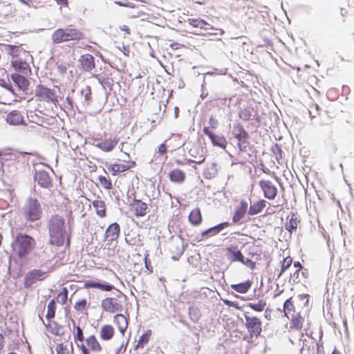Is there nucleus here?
<instances>
[{
	"mask_svg": "<svg viewBox=\"0 0 354 354\" xmlns=\"http://www.w3.org/2000/svg\"><path fill=\"white\" fill-rule=\"evenodd\" d=\"M46 277V272L40 269L29 270L24 277V286L26 289L30 288L33 284L39 281H42Z\"/></svg>",
	"mask_w": 354,
	"mask_h": 354,
	"instance_id": "423d86ee",
	"label": "nucleus"
},
{
	"mask_svg": "<svg viewBox=\"0 0 354 354\" xmlns=\"http://www.w3.org/2000/svg\"><path fill=\"white\" fill-rule=\"evenodd\" d=\"M35 96L40 100L55 103L57 102L56 94L54 90L46 86L39 84L35 88Z\"/></svg>",
	"mask_w": 354,
	"mask_h": 354,
	"instance_id": "0eeeda50",
	"label": "nucleus"
},
{
	"mask_svg": "<svg viewBox=\"0 0 354 354\" xmlns=\"http://www.w3.org/2000/svg\"><path fill=\"white\" fill-rule=\"evenodd\" d=\"M100 333L102 340L109 341L113 337L115 330L111 325L106 324L102 326Z\"/></svg>",
	"mask_w": 354,
	"mask_h": 354,
	"instance_id": "cd10ccee",
	"label": "nucleus"
},
{
	"mask_svg": "<svg viewBox=\"0 0 354 354\" xmlns=\"http://www.w3.org/2000/svg\"><path fill=\"white\" fill-rule=\"evenodd\" d=\"M86 305H87L86 299H81V300L77 301L75 304L74 308L77 311H82L86 308Z\"/></svg>",
	"mask_w": 354,
	"mask_h": 354,
	"instance_id": "603ef678",
	"label": "nucleus"
},
{
	"mask_svg": "<svg viewBox=\"0 0 354 354\" xmlns=\"http://www.w3.org/2000/svg\"><path fill=\"white\" fill-rule=\"evenodd\" d=\"M98 180L102 186L106 189H110L112 188V183L109 177L104 176H100Z\"/></svg>",
	"mask_w": 354,
	"mask_h": 354,
	"instance_id": "49530a36",
	"label": "nucleus"
},
{
	"mask_svg": "<svg viewBox=\"0 0 354 354\" xmlns=\"http://www.w3.org/2000/svg\"><path fill=\"white\" fill-rule=\"evenodd\" d=\"M203 221L202 214L199 208H195L189 215V221L194 226L199 225Z\"/></svg>",
	"mask_w": 354,
	"mask_h": 354,
	"instance_id": "c756f323",
	"label": "nucleus"
},
{
	"mask_svg": "<svg viewBox=\"0 0 354 354\" xmlns=\"http://www.w3.org/2000/svg\"><path fill=\"white\" fill-rule=\"evenodd\" d=\"M114 323L118 326L120 332L124 334L127 328V318L120 313H118L114 316Z\"/></svg>",
	"mask_w": 354,
	"mask_h": 354,
	"instance_id": "7c9ffc66",
	"label": "nucleus"
},
{
	"mask_svg": "<svg viewBox=\"0 0 354 354\" xmlns=\"http://www.w3.org/2000/svg\"><path fill=\"white\" fill-rule=\"evenodd\" d=\"M84 35L76 28H66L55 30L51 37L54 44H60L69 41L81 40L84 39Z\"/></svg>",
	"mask_w": 354,
	"mask_h": 354,
	"instance_id": "20e7f679",
	"label": "nucleus"
},
{
	"mask_svg": "<svg viewBox=\"0 0 354 354\" xmlns=\"http://www.w3.org/2000/svg\"><path fill=\"white\" fill-rule=\"evenodd\" d=\"M10 78L19 91H22L26 94L28 93L30 82L24 75L12 73L10 75Z\"/></svg>",
	"mask_w": 354,
	"mask_h": 354,
	"instance_id": "dca6fc26",
	"label": "nucleus"
},
{
	"mask_svg": "<svg viewBox=\"0 0 354 354\" xmlns=\"http://www.w3.org/2000/svg\"><path fill=\"white\" fill-rule=\"evenodd\" d=\"M80 64L79 68L84 72H90L95 68V57L89 54L82 55L78 59Z\"/></svg>",
	"mask_w": 354,
	"mask_h": 354,
	"instance_id": "9b49d317",
	"label": "nucleus"
},
{
	"mask_svg": "<svg viewBox=\"0 0 354 354\" xmlns=\"http://www.w3.org/2000/svg\"><path fill=\"white\" fill-rule=\"evenodd\" d=\"M189 25L194 28H199V21L200 18L194 19V18H189L187 20Z\"/></svg>",
	"mask_w": 354,
	"mask_h": 354,
	"instance_id": "e2e57ef3",
	"label": "nucleus"
},
{
	"mask_svg": "<svg viewBox=\"0 0 354 354\" xmlns=\"http://www.w3.org/2000/svg\"><path fill=\"white\" fill-rule=\"evenodd\" d=\"M203 132L205 136H208L214 147H218L223 149L226 148L227 142L223 136L213 133L209 129V127H204Z\"/></svg>",
	"mask_w": 354,
	"mask_h": 354,
	"instance_id": "1a4fd4ad",
	"label": "nucleus"
},
{
	"mask_svg": "<svg viewBox=\"0 0 354 354\" xmlns=\"http://www.w3.org/2000/svg\"><path fill=\"white\" fill-rule=\"evenodd\" d=\"M292 263V259L290 257H288L283 259V261H281V270L277 275V279H279L281 274L286 271Z\"/></svg>",
	"mask_w": 354,
	"mask_h": 354,
	"instance_id": "79ce46f5",
	"label": "nucleus"
},
{
	"mask_svg": "<svg viewBox=\"0 0 354 354\" xmlns=\"http://www.w3.org/2000/svg\"><path fill=\"white\" fill-rule=\"evenodd\" d=\"M77 333L75 335V341L82 342L84 339L82 329L80 326L76 327Z\"/></svg>",
	"mask_w": 354,
	"mask_h": 354,
	"instance_id": "13d9d810",
	"label": "nucleus"
},
{
	"mask_svg": "<svg viewBox=\"0 0 354 354\" xmlns=\"http://www.w3.org/2000/svg\"><path fill=\"white\" fill-rule=\"evenodd\" d=\"M167 152V146L165 145V143H162L159 147H158V153L160 154V155H165L166 154Z\"/></svg>",
	"mask_w": 354,
	"mask_h": 354,
	"instance_id": "338daca9",
	"label": "nucleus"
},
{
	"mask_svg": "<svg viewBox=\"0 0 354 354\" xmlns=\"http://www.w3.org/2000/svg\"><path fill=\"white\" fill-rule=\"evenodd\" d=\"M101 307L104 311L115 313L122 310V304L114 297H106L102 301Z\"/></svg>",
	"mask_w": 354,
	"mask_h": 354,
	"instance_id": "9d476101",
	"label": "nucleus"
},
{
	"mask_svg": "<svg viewBox=\"0 0 354 354\" xmlns=\"http://www.w3.org/2000/svg\"><path fill=\"white\" fill-rule=\"evenodd\" d=\"M252 284V281L248 279L244 282L232 284L231 288L233 290L239 293L245 294L250 289Z\"/></svg>",
	"mask_w": 354,
	"mask_h": 354,
	"instance_id": "c85d7f7f",
	"label": "nucleus"
},
{
	"mask_svg": "<svg viewBox=\"0 0 354 354\" xmlns=\"http://www.w3.org/2000/svg\"><path fill=\"white\" fill-rule=\"evenodd\" d=\"M259 186L263 192L265 198L269 200L275 198L277 194V188L271 181L261 180L259 181Z\"/></svg>",
	"mask_w": 354,
	"mask_h": 354,
	"instance_id": "f8f14e48",
	"label": "nucleus"
},
{
	"mask_svg": "<svg viewBox=\"0 0 354 354\" xmlns=\"http://www.w3.org/2000/svg\"><path fill=\"white\" fill-rule=\"evenodd\" d=\"M11 66L17 72L16 73H21L28 76L32 73L31 68L29 64L22 59H15L11 61Z\"/></svg>",
	"mask_w": 354,
	"mask_h": 354,
	"instance_id": "6ab92c4d",
	"label": "nucleus"
},
{
	"mask_svg": "<svg viewBox=\"0 0 354 354\" xmlns=\"http://www.w3.org/2000/svg\"><path fill=\"white\" fill-rule=\"evenodd\" d=\"M55 351L57 354H71V350L68 349L67 346L64 344L59 343L56 346Z\"/></svg>",
	"mask_w": 354,
	"mask_h": 354,
	"instance_id": "8fccbe9b",
	"label": "nucleus"
},
{
	"mask_svg": "<svg viewBox=\"0 0 354 354\" xmlns=\"http://www.w3.org/2000/svg\"><path fill=\"white\" fill-rule=\"evenodd\" d=\"M47 228L50 245L60 247L66 242V247L70 246L71 235L66 230L65 218L63 216L58 214L50 215L47 222Z\"/></svg>",
	"mask_w": 354,
	"mask_h": 354,
	"instance_id": "f257e3e1",
	"label": "nucleus"
},
{
	"mask_svg": "<svg viewBox=\"0 0 354 354\" xmlns=\"http://www.w3.org/2000/svg\"><path fill=\"white\" fill-rule=\"evenodd\" d=\"M114 3L119 6L130 8H133L135 7L133 3L129 2L127 0L115 1Z\"/></svg>",
	"mask_w": 354,
	"mask_h": 354,
	"instance_id": "6e6d98bb",
	"label": "nucleus"
},
{
	"mask_svg": "<svg viewBox=\"0 0 354 354\" xmlns=\"http://www.w3.org/2000/svg\"><path fill=\"white\" fill-rule=\"evenodd\" d=\"M36 246L35 239L30 235L19 232L13 236L11 243L12 256L15 261H24Z\"/></svg>",
	"mask_w": 354,
	"mask_h": 354,
	"instance_id": "f03ea898",
	"label": "nucleus"
},
{
	"mask_svg": "<svg viewBox=\"0 0 354 354\" xmlns=\"http://www.w3.org/2000/svg\"><path fill=\"white\" fill-rule=\"evenodd\" d=\"M216 174V169L214 164H212L211 167H207L203 171V177L206 179H212L215 177Z\"/></svg>",
	"mask_w": 354,
	"mask_h": 354,
	"instance_id": "c03bdc74",
	"label": "nucleus"
},
{
	"mask_svg": "<svg viewBox=\"0 0 354 354\" xmlns=\"http://www.w3.org/2000/svg\"><path fill=\"white\" fill-rule=\"evenodd\" d=\"M205 160V157L203 155L200 156L198 158V160H188V162L189 164L190 165L191 163L192 162H194V163H196V164H201L202 162H203Z\"/></svg>",
	"mask_w": 354,
	"mask_h": 354,
	"instance_id": "69168bd1",
	"label": "nucleus"
},
{
	"mask_svg": "<svg viewBox=\"0 0 354 354\" xmlns=\"http://www.w3.org/2000/svg\"><path fill=\"white\" fill-rule=\"evenodd\" d=\"M199 28L205 30V31H209L210 30L214 29L212 25L209 24L206 21L202 19H200Z\"/></svg>",
	"mask_w": 354,
	"mask_h": 354,
	"instance_id": "5fc2aeb1",
	"label": "nucleus"
},
{
	"mask_svg": "<svg viewBox=\"0 0 354 354\" xmlns=\"http://www.w3.org/2000/svg\"><path fill=\"white\" fill-rule=\"evenodd\" d=\"M86 344L93 351H97L100 352L102 351V346L97 340L95 336L94 335H91L86 339Z\"/></svg>",
	"mask_w": 354,
	"mask_h": 354,
	"instance_id": "e433bc0d",
	"label": "nucleus"
},
{
	"mask_svg": "<svg viewBox=\"0 0 354 354\" xmlns=\"http://www.w3.org/2000/svg\"><path fill=\"white\" fill-rule=\"evenodd\" d=\"M43 215L41 205L38 199L29 197L23 207V216L27 222L39 221Z\"/></svg>",
	"mask_w": 354,
	"mask_h": 354,
	"instance_id": "7ed1b4c3",
	"label": "nucleus"
},
{
	"mask_svg": "<svg viewBox=\"0 0 354 354\" xmlns=\"http://www.w3.org/2000/svg\"><path fill=\"white\" fill-rule=\"evenodd\" d=\"M266 201L263 199L259 200L258 201L252 203L248 208V214L250 216H254L261 213L263 208L266 207Z\"/></svg>",
	"mask_w": 354,
	"mask_h": 354,
	"instance_id": "393cba45",
	"label": "nucleus"
},
{
	"mask_svg": "<svg viewBox=\"0 0 354 354\" xmlns=\"http://www.w3.org/2000/svg\"><path fill=\"white\" fill-rule=\"evenodd\" d=\"M21 3L28 6L30 8H37L38 7L39 2L35 0H19Z\"/></svg>",
	"mask_w": 354,
	"mask_h": 354,
	"instance_id": "4d7b16f0",
	"label": "nucleus"
},
{
	"mask_svg": "<svg viewBox=\"0 0 354 354\" xmlns=\"http://www.w3.org/2000/svg\"><path fill=\"white\" fill-rule=\"evenodd\" d=\"M244 317L245 319V327L250 337H259L262 331L261 319L255 316H250L248 312L244 313Z\"/></svg>",
	"mask_w": 354,
	"mask_h": 354,
	"instance_id": "39448f33",
	"label": "nucleus"
},
{
	"mask_svg": "<svg viewBox=\"0 0 354 354\" xmlns=\"http://www.w3.org/2000/svg\"><path fill=\"white\" fill-rule=\"evenodd\" d=\"M271 151L274 154L279 155L280 157L282 156L283 151L281 149V146L279 144L275 143L274 145H273L272 148H271Z\"/></svg>",
	"mask_w": 354,
	"mask_h": 354,
	"instance_id": "bf43d9fd",
	"label": "nucleus"
},
{
	"mask_svg": "<svg viewBox=\"0 0 354 354\" xmlns=\"http://www.w3.org/2000/svg\"><path fill=\"white\" fill-rule=\"evenodd\" d=\"M93 206L95 208L97 216L103 218L106 216V205L103 201L95 200L93 201Z\"/></svg>",
	"mask_w": 354,
	"mask_h": 354,
	"instance_id": "c9c22d12",
	"label": "nucleus"
},
{
	"mask_svg": "<svg viewBox=\"0 0 354 354\" xmlns=\"http://www.w3.org/2000/svg\"><path fill=\"white\" fill-rule=\"evenodd\" d=\"M189 315L190 319L194 323H197L202 315L201 310L198 307L192 306L189 307Z\"/></svg>",
	"mask_w": 354,
	"mask_h": 354,
	"instance_id": "58836bf2",
	"label": "nucleus"
},
{
	"mask_svg": "<svg viewBox=\"0 0 354 354\" xmlns=\"http://www.w3.org/2000/svg\"><path fill=\"white\" fill-rule=\"evenodd\" d=\"M129 169V167H126L124 164H112L108 167V170L115 176L122 172L126 171Z\"/></svg>",
	"mask_w": 354,
	"mask_h": 354,
	"instance_id": "4c0bfd02",
	"label": "nucleus"
},
{
	"mask_svg": "<svg viewBox=\"0 0 354 354\" xmlns=\"http://www.w3.org/2000/svg\"><path fill=\"white\" fill-rule=\"evenodd\" d=\"M284 315L288 317V314L290 313L292 310L295 311V306L292 301V297L287 299L283 306Z\"/></svg>",
	"mask_w": 354,
	"mask_h": 354,
	"instance_id": "a18cd8bd",
	"label": "nucleus"
},
{
	"mask_svg": "<svg viewBox=\"0 0 354 354\" xmlns=\"http://www.w3.org/2000/svg\"><path fill=\"white\" fill-rule=\"evenodd\" d=\"M6 122L13 126L16 125H26L24 120V116L18 110H13L10 111L6 116Z\"/></svg>",
	"mask_w": 354,
	"mask_h": 354,
	"instance_id": "aec40b11",
	"label": "nucleus"
},
{
	"mask_svg": "<svg viewBox=\"0 0 354 354\" xmlns=\"http://www.w3.org/2000/svg\"><path fill=\"white\" fill-rule=\"evenodd\" d=\"M130 207L133 210L135 216L138 218L145 216L148 209L147 204L140 199H137L136 196H133Z\"/></svg>",
	"mask_w": 354,
	"mask_h": 354,
	"instance_id": "4468645a",
	"label": "nucleus"
},
{
	"mask_svg": "<svg viewBox=\"0 0 354 354\" xmlns=\"http://www.w3.org/2000/svg\"><path fill=\"white\" fill-rule=\"evenodd\" d=\"M287 221L284 227L290 234H292V232L297 230V225L300 222V220L298 218L297 213L290 212V215L287 217Z\"/></svg>",
	"mask_w": 354,
	"mask_h": 354,
	"instance_id": "5701e85b",
	"label": "nucleus"
},
{
	"mask_svg": "<svg viewBox=\"0 0 354 354\" xmlns=\"http://www.w3.org/2000/svg\"><path fill=\"white\" fill-rule=\"evenodd\" d=\"M209 129L210 128L212 129H216L218 126V121L214 116L212 115L209 119Z\"/></svg>",
	"mask_w": 354,
	"mask_h": 354,
	"instance_id": "052dcab7",
	"label": "nucleus"
},
{
	"mask_svg": "<svg viewBox=\"0 0 354 354\" xmlns=\"http://www.w3.org/2000/svg\"><path fill=\"white\" fill-rule=\"evenodd\" d=\"M0 86L8 90L14 95H17V93H15V90L12 87V84L10 83L9 80H8V82H7L4 79L0 78Z\"/></svg>",
	"mask_w": 354,
	"mask_h": 354,
	"instance_id": "de8ad7c7",
	"label": "nucleus"
},
{
	"mask_svg": "<svg viewBox=\"0 0 354 354\" xmlns=\"http://www.w3.org/2000/svg\"><path fill=\"white\" fill-rule=\"evenodd\" d=\"M68 289L66 287L63 288L57 296V301L62 305L65 304L68 300Z\"/></svg>",
	"mask_w": 354,
	"mask_h": 354,
	"instance_id": "37998d69",
	"label": "nucleus"
},
{
	"mask_svg": "<svg viewBox=\"0 0 354 354\" xmlns=\"http://www.w3.org/2000/svg\"><path fill=\"white\" fill-rule=\"evenodd\" d=\"M297 298L299 300L301 306H302L303 307H306L308 306L309 295H308V294L299 295Z\"/></svg>",
	"mask_w": 354,
	"mask_h": 354,
	"instance_id": "864d4df0",
	"label": "nucleus"
},
{
	"mask_svg": "<svg viewBox=\"0 0 354 354\" xmlns=\"http://www.w3.org/2000/svg\"><path fill=\"white\" fill-rule=\"evenodd\" d=\"M47 313L46 315V318L48 320H50L53 318L55 317V310H56V304H55V299H53L49 301L47 306Z\"/></svg>",
	"mask_w": 354,
	"mask_h": 354,
	"instance_id": "ea45409f",
	"label": "nucleus"
},
{
	"mask_svg": "<svg viewBox=\"0 0 354 354\" xmlns=\"http://www.w3.org/2000/svg\"><path fill=\"white\" fill-rule=\"evenodd\" d=\"M239 117L243 121L254 120L258 123H260L261 122L257 110L252 106H248L245 108L240 109L239 111Z\"/></svg>",
	"mask_w": 354,
	"mask_h": 354,
	"instance_id": "2eb2a0df",
	"label": "nucleus"
},
{
	"mask_svg": "<svg viewBox=\"0 0 354 354\" xmlns=\"http://www.w3.org/2000/svg\"><path fill=\"white\" fill-rule=\"evenodd\" d=\"M120 232V225L114 222L110 224L105 231V239L109 242H112L118 239Z\"/></svg>",
	"mask_w": 354,
	"mask_h": 354,
	"instance_id": "412c9836",
	"label": "nucleus"
},
{
	"mask_svg": "<svg viewBox=\"0 0 354 354\" xmlns=\"http://www.w3.org/2000/svg\"><path fill=\"white\" fill-rule=\"evenodd\" d=\"M185 250L183 243L180 241L174 242L169 246V252L172 254L173 260H178L183 254Z\"/></svg>",
	"mask_w": 354,
	"mask_h": 354,
	"instance_id": "b1692460",
	"label": "nucleus"
},
{
	"mask_svg": "<svg viewBox=\"0 0 354 354\" xmlns=\"http://www.w3.org/2000/svg\"><path fill=\"white\" fill-rule=\"evenodd\" d=\"M98 281H86L84 283V288H97Z\"/></svg>",
	"mask_w": 354,
	"mask_h": 354,
	"instance_id": "680f3d73",
	"label": "nucleus"
},
{
	"mask_svg": "<svg viewBox=\"0 0 354 354\" xmlns=\"http://www.w3.org/2000/svg\"><path fill=\"white\" fill-rule=\"evenodd\" d=\"M98 82L102 85L104 90L106 92V94L110 93V92L113 90V86L114 85L113 80L112 77L109 76H101L97 77Z\"/></svg>",
	"mask_w": 354,
	"mask_h": 354,
	"instance_id": "bb28decb",
	"label": "nucleus"
},
{
	"mask_svg": "<svg viewBox=\"0 0 354 354\" xmlns=\"http://www.w3.org/2000/svg\"><path fill=\"white\" fill-rule=\"evenodd\" d=\"M266 306V302L263 299L259 300L257 303H249L247 307L250 308L254 311L262 312Z\"/></svg>",
	"mask_w": 354,
	"mask_h": 354,
	"instance_id": "a19ab883",
	"label": "nucleus"
},
{
	"mask_svg": "<svg viewBox=\"0 0 354 354\" xmlns=\"http://www.w3.org/2000/svg\"><path fill=\"white\" fill-rule=\"evenodd\" d=\"M230 225L227 221L220 223L213 227H211L201 232V239H208L216 236Z\"/></svg>",
	"mask_w": 354,
	"mask_h": 354,
	"instance_id": "f3484780",
	"label": "nucleus"
},
{
	"mask_svg": "<svg viewBox=\"0 0 354 354\" xmlns=\"http://www.w3.org/2000/svg\"><path fill=\"white\" fill-rule=\"evenodd\" d=\"M53 324L55 326L52 328L51 333L57 336H62L64 335V332L62 330L63 329V326L61 325H59L57 322H54Z\"/></svg>",
	"mask_w": 354,
	"mask_h": 354,
	"instance_id": "3c124183",
	"label": "nucleus"
},
{
	"mask_svg": "<svg viewBox=\"0 0 354 354\" xmlns=\"http://www.w3.org/2000/svg\"><path fill=\"white\" fill-rule=\"evenodd\" d=\"M304 318L301 316L300 313L292 315L290 321V328L300 330L303 326Z\"/></svg>",
	"mask_w": 354,
	"mask_h": 354,
	"instance_id": "f704fd0d",
	"label": "nucleus"
},
{
	"mask_svg": "<svg viewBox=\"0 0 354 354\" xmlns=\"http://www.w3.org/2000/svg\"><path fill=\"white\" fill-rule=\"evenodd\" d=\"M103 291H111L113 289H115V287L113 285L106 282V281H98L97 283V288Z\"/></svg>",
	"mask_w": 354,
	"mask_h": 354,
	"instance_id": "09e8293b",
	"label": "nucleus"
},
{
	"mask_svg": "<svg viewBox=\"0 0 354 354\" xmlns=\"http://www.w3.org/2000/svg\"><path fill=\"white\" fill-rule=\"evenodd\" d=\"M248 204L245 200H241L239 205L235 208L234 214L232 217V221L233 224L240 223L241 220L245 216L248 212Z\"/></svg>",
	"mask_w": 354,
	"mask_h": 354,
	"instance_id": "ddd939ff",
	"label": "nucleus"
},
{
	"mask_svg": "<svg viewBox=\"0 0 354 354\" xmlns=\"http://www.w3.org/2000/svg\"><path fill=\"white\" fill-rule=\"evenodd\" d=\"M169 180L175 183H182L186 178L185 173L179 169H175L169 174Z\"/></svg>",
	"mask_w": 354,
	"mask_h": 354,
	"instance_id": "a878e982",
	"label": "nucleus"
},
{
	"mask_svg": "<svg viewBox=\"0 0 354 354\" xmlns=\"http://www.w3.org/2000/svg\"><path fill=\"white\" fill-rule=\"evenodd\" d=\"M34 180L42 188L50 189L53 187L49 173L44 169L35 168Z\"/></svg>",
	"mask_w": 354,
	"mask_h": 354,
	"instance_id": "6e6552de",
	"label": "nucleus"
},
{
	"mask_svg": "<svg viewBox=\"0 0 354 354\" xmlns=\"http://www.w3.org/2000/svg\"><path fill=\"white\" fill-rule=\"evenodd\" d=\"M84 100L88 104L91 99V89L89 86H86V93L84 95Z\"/></svg>",
	"mask_w": 354,
	"mask_h": 354,
	"instance_id": "0e129e2a",
	"label": "nucleus"
},
{
	"mask_svg": "<svg viewBox=\"0 0 354 354\" xmlns=\"http://www.w3.org/2000/svg\"><path fill=\"white\" fill-rule=\"evenodd\" d=\"M68 67L64 64H59L57 66V71L62 74L64 75L66 73Z\"/></svg>",
	"mask_w": 354,
	"mask_h": 354,
	"instance_id": "774afa93",
	"label": "nucleus"
},
{
	"mask_svg": "<svg viewBox=\"0 0 354 354\" xmlns=\"http://www.w3.org/2000/svg\"><path fill=\"white\" fill-rule=\"evenodd\" d=\"M151 335V330H147L139 338L138 342L134 346V349L138 350L140 348H143L149 341Z\"/></svg>",
	"mask_w": 354,
	"mask_h": 354,
	"instance_id": "473e14b6",
	"label": "nucleus"
},
{
	"mask_svg": "<svg viewBox=\"0 0 354 354\" xmlns=\"http://www.w3.org/2000/svg\"><path fill=\"white\" fill-rule=\"evenodd\" d=\"M117 143L116 140H109L97 143L96 147L104 151L109 152L114 149Z\"/></svg>",
	"mask_w": 354,
	"mask_h": 354,
	"instance_id": "72a5a7b5",
	"label": "nucleus"
},
{
	"mask_svg": "<svg viewBox=\"0 0 354 354\" xmlns=\"http://www.w3.org/2000/svg\"><path fill=\"white\" fill-rule=\"evenodd\" d=\"M226 257L230 262H241L243 259V254L236 245H230L226 249Z\"/></svg>",
	"mask_w": 354,
	"mask_h": 354,
	"instance_id": "a211bd4d",
	"label": "nucleus"
},
{
	"mask_svg": "<svg viewBox=\"0 0 354 354\" xmlns=\"http://www.w3.org/2000/svg\"><path fill=\"white\" fill-rule=\"evenodd\" d=\"M3 51L12 57H17L23 51V48L21 46L8 44L4 45Z\"/></svg>",
	"mask_w": 354,
	"mask_h": 354,
	"instance_id": "2f4dec72",
	"label": "nucleus"
},
{
	"mask_svg": "<svg viewBox=\"0 0 354 354\" xmlns=\"http://www.w3.org/2000/svg\"><path fill=\"white\" fill-rule=\"evenodd\" d=\"M232 133L234 137L239 142L243 141L245 142L249 139L250 136L248 133L244 129L243 127L239 122L233 124Z\"/></svg>",
	"mask_w": 354,
	"mask_h": 354,
	"instance_id": "4be33fe9",
	"label": "nucleus"
}]
</instances>
